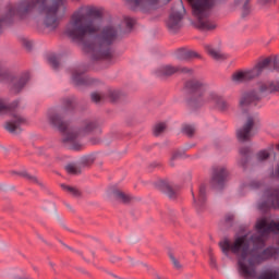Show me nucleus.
<instances>
[{
  "instance_id": "obj_47",
  "label": "nucleus",
  "mask_w": 279,
  "mask_h": 279,
  "mask_svg": "<svg viewBox=\"0 0 279 279\" xmlns=\"http://www.w3.org/2000/svg\"><path fill=\"white\" fill-rule=\"evenodd\" d=\"M157 279H162V278H160V277H157Z\"/></svg>"
},
{
  "instance_id": "obj_11",
  "label": "nucleus",
  "mask_w": 279,
  "mask_h": 279,
  "mask_svg": "<svg viewBox=\"0 0 279 279\" xmlns=\"http://www.w3.org/2000/svg\"><path fill=\"white\" fill-rule=\"evenodd\" d=\"M266 197L268 202L259 204L260 210H265L267 208H279V189L267 191Z\"/></svg>"
},
{
  "instance_id": "obj_2",
  "label": "nucleus",
  "mask_w": 279,
  "mask_h": 279,
  "mask_svg": "<svg viewBox=\"0 0 279 279\" xmlns=\"http://www.w3.org/2000/svg\"><path fill=\"white\" fill-rule=\"evenodd\" d=\"M34 10L41 16L45 27L53 32L60 25L64 14H66V1L21 0L16 4H8L5 14L3 16L0 15V34L15 21L27 19Z\"/></svg>"
},
{
  "instance_id": "obj_43",
  "label": "nucleus",
  "mask_w": 279,
  "mask_h": 279,
  "mask_svg": "<svg viewBox=\"0 0 279 279\" xmlns=\"http://www.w3.org/2000/svg\"><path fill=\"white\" fill-rule=\"evenodd\" d=\"M232 219H233V216H230L227 218V221H232Z\"/></svg>"
},
{
  "instance_id": "obj_21",
  "label": "nucleus",
  "mask_w": 279,
  "mask_h": 279,
  "mask_svg": "<svg viewBox=\"0 0 279 279\" xmlns=\"http://www.w3.org/2000/svg\"><path fill=\"white\" fill-rule=\"evenodd\" d=\"M165 130H167V124L163 122L157 123L154 126L153 134L154 136H160V134H163Z\"/></svg>"
},
{
  "instance_id": "obj_10",
  "label": "nucleus",
  "mask_w": 279,
  "mask_h": 279,
  "mask_svg": "<svg viewBox=\"0 0 279 279\" xmlns=\"http://www.w3.org/2000/svg\"><path fill=\"white\" fill-rule=\"evenodd\" d=\"M175 73H191V69L167 64L160 66L156 72L158 77H169L171 75H175Z\"/></svg>"
},
{
  "instance_id": "obj_25",
  "label": "nucleus",
  "mask_w": 279,
  "mask_h": 279,
  "mask_svg": "<svg viewBox=\"0 0 279 279\" xmlns=\"http://www.w3.org/2000/svg\"><path fill=\"white\" fill-rule=\"evenodd\" d=\"M65 171L70 173V175H77V173H80V170H77V167L73 163L65 166Z\"/></svg>"
},
{
  "instance_id": "obj_34",
  "label": "nucleus",
  "mask_w": 279,
  "mask_h": 279,
  "mask_svg": "<svg viewBox=\"0 0 279 279\" xmlns=\"http://www.w3.org/2000/svg\"><path fill=\"white\" fill-rule=\"evenodd\" d=\"M240 154L245 158L247 154H250V148L248 147L241 148Z\"/></svg>"
},
{
  "instance_id": "obj_5",
  "label": "nucleus",
  "mask_w": 279,
  "mask_h": 279,
  "mask_svg": "<svg viewBox=\"0 0 279 279\" xmlns=\"http://www.w3.org/2000/svg\"><path fill=\"white\" fill-rule=\"evenodd\" d=\"M19 106V102H13L12 106H8L3 99L0 98V114H12L13 120L5 123L4 128L11 134H16V130L25 123V118L21 117L14 108Z\"/></svg>"
},
{
  "instance_id": "obj_41",
  "label": "nucleus",
  "mask_w": 279,
  "mask_h": 279,
  "mask_svg": "<svg viewBox=\"0 0 279 279\" xmlns=\"http://www.w3.org/2000/svg\"><path fill=\"white\" fill-rule=\"evenodd\" d=\"M28 180H31L32 182H36V179L34 177H29L27 175Z\"/></svg>"
},
{
  "instance_id": "obj_33",
  "label": "nucleus",
  "mask_w": 279,
  "mask_h": 279,
  "mask_svg": "<svg viewBox=\"0 0 279 279\" xmlns=\"http://www.w3.org/2000/svg\"><path fill=\"white\" fill-rule=\"evenodd\" d=\"M64 106L68 110H71V107L73 106V98H66L64 100Z\"/></svg>"
},
{
  "instance_id": "obj_3",
  "label": "nucleus",
  "mask_w": 279,
  "mask_h": 279,
  "mask_svg": "<svg viewBox=\"0 0 279 279\" xmlns=\"http://www.w3.org/2000/svg\"><path fill=\"white\" fill-rule=\"evenodd\" d=\"M49 122L53 128H57L59 132L63 133V143L70 145L71 149L78 151L82 149V144H80V137L85 134H90L93 130H96L97 122L95 121H85L83 129L77 133V131L71 128V124L64 120V117L58 113L49 116Z\"/></svg>"
},
{
  "instance_id": "obj_14",
  "label": "nucleus",
  "mask_w": 279,
  "mask_h": 279,
  "mask_svg": "<svg viewBox=\"0 0 279 279\" xmlns=\"http://www.w3.org/2000/svg\"><path fill=\"white\" fill-rule=\"evenodd\" d=\"M207 101L211 104V106H215V108H218V110H227L228 109V102L223 100V97H221L217 93H210Z\"/></svg>"
},
{
  "instance_id": "obj_46",
  "label": "nucleus",
  "mask_w": 279,
  "mask_h": 279,
  "mask_svg": "<svg viewBox=\"0 0 279 279\" xmlns=\"http://www.w3.org/2000/svg\"><path fill=\"white\" fill-rule=\"evenodd\" d=\"M277 149H278V151H279V145L277 146Z\"/></svg>"
},
{
  "instance_id": "obj_38",
  "label": "nucleus",
  "mask_w": 279,
  "mask_h": 279,
  "mask_svg": "<svg viewBox=\"0 0 279 279\" xmlns=\"http://www.w3.org/2000/svg\"><path fill=\"white\" fill-rule=\"evenodd\" d=\"M178 156H172L171 160H170V166L171 167H175V163H173V160H177Z\"/></svg>"
},
{
  "instance_id": "obj_35",
  "label": "nucleus",
  "mask_w": 279,
  "mask_h": 279,
  "mask_svg": "<svg viewBox=\"0 0 279 279\" xmlns=\"http://www.w3.org/2000/svg\"><path fill=\"white\" fill-rule=\"evenodd\" d=\"M22 45H24V47L26 49H32V41L27 40V39H23L22 40Z\"/></svg>"
},
{
  "instance_id": "obj_22",
  "label": "nucleus",
  "mask_w": 279,
  "mask_h": 279,
  "mask_svg": "<svg viewBox=\"0 0 279 279\" xmlns=\"http://www.w3.org/2000/svg\"><path fill=\"white\" fill-rule=\"evenodd\" d=\"M161 191L163 193H167V195L170 197V198H173L175 197V192H173V189L171 187V185L167 184V183H162L161 185Z\"/></svg>"
},
{
  "instance_id": "obj_8",
  "label": "nucleus",
  "mask_w": 279,
  "mask_h": 279,
  "mask_svg": "<svg viewBox=\"0 0 279 279\" xmlns=\"http://www.w3.org/2000/svg\"><path fill=\"white\" fill-rule=\"evenodd\" d=\"M186 88L193 94L192 104L197 106V104H204V93H206V85L199 81H190L186 83Z\"/></svg>"
},
{
  "instance_id": "obj_4",
  "label": "nucleus",
  "mask_w": 279,
  "mask_h": 279,
  "mask_svg": "<svg viewBox=\"0 0 279 279\" xmlns=\"http://www.w3.org/2000/svg\"><path fill=\"white\" fill-rule=\"evenodd\" d=\"M270 64H271V58H266L263 61L258 62L251 70L239 71L233 73L232 82H234L235 84H243L245 82H250L258 77V75H260V73H263V71H265V69H267Z\"/></svg>"
},
{
  "instance_id": "obj_36",
  "label": "nucleus",
  "mask_w": 279,
  "mask_h": 279,
  "mask_svg": "<svg viewBox=\"0 0 279 279\" xmlns=\"http://www.w3.org/2000/svg\"><path fill=\"white\" fill-rule=\"evenodd\" d=\"M272 64H274L275 71H278V73H279V62H278V60L275 59V60L272 61Z\"/></svg>"
},
{
  "instance_id": "obj_32",
  "label": "nucleus",
  "mask_w": 279,
  "mask_h": 279,
  "mask_svg": "<svg viewBox=\"0 0 279 279\" xmlns=\"http://www.w3.org/2000/svg\"><path fill=\"white\" fill-rule=\"evenodd\" d=\"M170 259L172 262V265L177 268V269H180V267H182L180 265V262H178V259L175 258V256H173V254H170Z\"/></svg>"
},
{
  "instance_id": "obj_40",
  "label": "nucleus",
  "mask_w": 279,
  "mask_h": 279,
  "mask_svg": "<svg viewBox=\"0 0 279 279\" xmlns=\"http://www.w3.org/2000/svg\"><path fill=\"white\" fill-rule=\"evenodd\" d=\"M117 97H119V94H117V92H113L111 94V99L114 101V99H117Z\"/></svg>"
},
{
  "instance_id": "obj_16",
  "label": "nucleus",
  "mask_w": 279,
  "mask_h": 279,
  "mask_svg": "<svg viewBox=\"0 0 279 279\" xmlns=\"http://www.w3.org/2000/svg\"><path fill=\"white\" fill-rule=\"evenodd\" d=\"M192 197L194 199L195 206L198 210L204 208V204H206V185H201L198 190V201L195 199V193L192 192Z\"/></svg>"
},
{
  "instance_id": "obj_15",
  "label": "nucleus",
  "mask_w": 279,
  "mask_h": 279,
  "mask_svg": "<svg viewBox=\"0 0 279 279\" xmlns=\"http://www.w3.org/2000/svg\"><path fill=\"white\" fill-rule=\"evenodd\" d=\"M259 93H279V81L276 82H262L258 83Z\"/></svg>"
},
{
  "instance_id": "obj_13",
  "label": "nucleus",
  "mask_w": 279,
  "mask_h": 279,
  "mask_svg": "<svg viewBox=\"0 0 279 279\" xmlns=\"http://www.w3.org/2000/svg\"><path fill=\"white\" fill-rule=\"evenodd\" d=\"M228 180V170L223 167L214 168L211 183L214 186H223V182Z\"/></svg>"
},
{
  "instance_id": "obj_26",
  "label": "nucleus",
  "mask_w": 279,
  "mask_h": 279,
  "mask_svg": "<svg viewBox=\"0 0 279 279\" xmlns=\"http://www.w3.org/2000/svg\"><path fill=\"white\" fill-rule=\"evenodd\" d=\"M182 132L186 134V136H193V134H195V126L186 124L183 126Z\"/></svg>"
},
{
  "instance_id": "obj_19",
  "label": "nucleus",
  "mask_w": 279,
  "mask_h": 279,
  "mask_svg": "<svg viewBox=\"0 0 279 279\" xmlns=\"http://www.w3.org/2000/svg\"><path fill=\"white\" fill-rule=\"evenodd\" d=\"M257 279H279V272L274 269L264 270Z\"/></svg>"
},
{
  "instance_id": "obj_24",
  "label": "nucleus",
  "mask_w": 279,
  "mask_h": 279,
  "mask_svg": "<svg viewBox=\"0 0 279 279\" xmlns=\"http://www.w3.org/2000/svg\"><path fill=\"white\" fill-rule=\"evenodd\" d=\"M48 62L52 66V69H58L60 66V61H58V57L53 54L48 57Z\"/></svg>"
},
{
  "instance_id": "obj_12",
  "label": "nucleus",
  "mask_w": 279,
  "mask_h": 279,
  "mask_svg": "<svg viewBox=\"0 0 279 279\" xmlns=\"http://www.w3.org/2000/svg\"><path fill=\"white\" fill-rule=\"evenodd\" d=\"M258 101H260V96L255 92L245 93L240 99V108L241 110H245L250 106H256Z\"/></svg>"
},
{
  "instance_id": "obj_9",
  "label": "nucleus",
  "mask_w": 279,
  "mask_h": 279,
  "mask_svg": "<svg viewBox=\"0 0 279 279\" xmlns=\"http://www.w3.org/2000/svg\"><path fill=\"white\" fill-rule=\"evenodd\" d=\"M258 123V117L254 116H247L246 121L242 129L238 130L236 136L239 141L242 143H245V141H250V137L252 136V128Z\"/></svg>"
},
{
  "instance_id": "obj_42",
  "label": "nucleus",
  "mask_w": 279,
  "mask_h": 279,
  "mask_svg": "<svg viewBox=\"0 0 279 279\" xmlns=\"http://www.w3.org/2000/svg\"><path fill=\"white\" fill-rule=\"evenodd\" d=\"M129 1H158V0H129Z\"/></svg>"
},
{
  "instance_id": "obj_23",
  "label": "nucleus",
  "mask_w": 279,
  "mask_h": 279,
  "mask_svg": "<svg viewBox=\"0 0 279 279\" xmlns=\"http://www.w3.org/2000/svg\"><path fill=\"white\" fill-rule=\"evenodd\" d=\"M61 187L63 189V191H66L71 195H74V197H80V190H77L76 187L64 185V184H62Z\"/></svg>"
},
{
  "instance_id": "obj_30",
  "label": "nucleus",
  "mask_w": 279,
  "mask_h": 279,
  "mask_svg": "<svg viewBox=\"0 0 279 279\" xmlns=\"http://www.w3.org/2000/svg\"><path fill=\"white\" fill-rule=\"evenodd\" d=\"M92 101H94V104H99V101H104V95H101L99 93H93Z\"/></svg>"
},
{
  "instance_id": "obj_28",
  "label": "nucleus",
  "mask_w": 279,
  "mask_h": 279,
  "mask_svg": "<svg viewBox=\"0 0 279 279\" xmlns=\"http://www.w3.org/2000/svg\"><path fill=\"white\" fill-rule=\"evenodd\" d=\"M116 196L120 202H123L124 204H128L130 202V196L123 192L116 193Z\"/></svg>"
},
{
  "instance_id": "obj_7",
  "label": "nucleus",
  "mask_w": 279,
  "mask_h": 279,
  "mask_svg": "<svg viewBox=\"0 0 279 279\" xmlns=\"http://www.w3.org/2000/svg\"><path fill=\"white\" fill-rule=\"evenodd\" d=\"M185 12L186 9H184V4H182V2L178 4V11L172 9V12L167 21V27L170 32H178V29L182 27V19H184Z\"/></svg>"
},
{
  "instance_id": "obj_1",
  "label": "nucleus",
  "mask_w": 279,
  "mask_h": 279,
  "mask_svg": "<svg viewBox=\"0 0 279 279\" xmlns=\"http://www.w3.org/2000/svg\"><path fill=\"white\" fill-rule=\"evenodd\" d=\"M97 19H101V11L95 7H82L73 13L65 27L68 35L73 43L83 45V51L89 53L93 60H110L112 50L110 45L117 40V28L106 26L101 34L95 37L94 43L86 44V36H93L99 32Z\"/></svg>"
},
{
  "instance_id": "obj_44",
  "label": "nucleus",
  "mask_w": 279,
  "mask_h": 279,
  "mask_svg": "<svg viewBox=\"0 0 279 279\" xmlns=\"http://www.w3.org/2000/svg\"><path fill=\"white\" fill-rule=\"evenodd\" d=\"M241 165H242V167H245V163L242 162Z\"/></svg>"
},
{
  "instance_id": "obj_6",
  "label": "nucleus",
  "mask_w": 279,
  "mask_h": 279,
  "mask_svg": "<svg viewBox=\"0 0 279 279\" xmlns=\"http://www.w3.org/2000/svg\"><path fill=\"white\" fill-rule=\"evenodd\" d=\"M0 82H10L12 84L11 90L21 93L25 87V84L29 82V73H25L20 77H14L12 74L0 68Z\"/></svg>"
},
{
  "instance_id": "obj_18",
  "label": "nucleus",
  "mask_w": 279,
  "mask_h": 279,
  "mask_svg": "<svg viewBox=\"0 0 279 279\" xmlns=\"http://www.w3.org/2000/svg\"><path fill=\"white\" fill-rule=\"evenodd\" d=\"M177 57L179 60H191V58H197V52L193 50L180 49Z\"/></svg>"
},
{
  "instance_id": "obj_45",
  "label": "nucleus",
  "mask_w": 279,
  "mask_h": 279,
  "mask_svg": "<svg viewBox=\"0 0 279 279\" xmlns=\"http://www.w3.org/2000/svg\"><path fill=\"white\" fill-rule=\"evenodd\" d=\"M167 1V3H169V1H171V0H166Z\"/></svg>"
},
{
  "instance_id": "obj_20",
  "label": "nucleus",
  "mask_w": 279,
  "mask_h": 279,
  "mask_svg": "<svg viewBox=\"0 0 279 279\" xmlns=\"http://www.w3.org/2000/svg\"><path fill=\"white\" fill-rule=\"evenodd\" d=\"M72 82L73 84H75V86H82V84H86V80L84 78L82 73H80V71L77 70L73 71Z\"/></svg>"
},
{
  "instance_id": "obj_37",
  "label": "nucleus",
  "mask_w": 279,
  "mask_h": 279,
  "mask_svg": "<svg viewBox=\"0 0 279 279\" xmlns=\"http://www.w3.org/2000/svg\"><path fill=\"white\" fill-rule=\"evenodd\" d=\"M210 266L217 267V259H215V257H213V256H210Z\"/></svg>"
},
{
  "instance_id": "obj_27",
  "label": "nucleus",
  "mask_w": 279,
  "mask_h": 279,
  "mask_svg": "<svg viewBox=\"0 0 279 279\" xmlns=\"http://www.w3.org/2000/svg\"><path fill=\"white\" fill-rule=\"evenodd\" d=\"M250 1L251 0H242V16H247V14H250Z\"/></svg>"
},
{
  "instance_id": "obj_29",
  "label": "nucleus",
  "mask_w": 279,
  "mask_h": 279,
  "mask_svg": "<svg viewBox=\"0 0 279 279\" xmlns=\"http://www.w3.org/2000/svg\"><path fill=\"white\" fill-rule=\"evenodd\" d=\"M267 158H269V151L267 150H260L257 154V160H259V162H263V160H267Z\"/></svg>"
},
{
  "instance_id": "obj_39",
  "label": "nucleus",
  "mask_w": 279,
  "mask_h": 279,
  "mask_svg": "<svg viewBox=\"0 0 279 279\" xmlns=\"http://www.w3.org/2000/svg\"><path fill=\"white\" fill-rule=\"evenodd\" d=\"M271 1H276V0H259V3L265 5V3H271Z\"/></svg>"
},
{
  "instance_id": "obj_31",
  "label": "nucleus",
  "mask_w": 279,
  "mask_h": 279,
  "mask_svg": "<svg viewBox=\"0 0 279 279\" xmlns=\"http://www.w3.org/2000/svg\"><path fill=\"white\" fill-rule=\"evenodd\" d=\"M124 21L128 29H132L136 23V21H134V19H131V17H125Z\"/></svg>"
},
{
  "instance_id": "obj_17",
  "label": "nucleus",
  "mask_w": 279,
  "mask_h": 279,
  "mask_svg": "<svg viewBox=\"0 0 279 279\" xmlns=\"http://www.w3.org/2000/svg\"><path fill=\"white\" fill-rule=\"evenodd\" d=\"M205 50L207 51L208 56H210L214 60H227L228 54L221 53L220 50L213 48V46H205Z\"/></svg>"
}]
</instances>
